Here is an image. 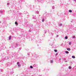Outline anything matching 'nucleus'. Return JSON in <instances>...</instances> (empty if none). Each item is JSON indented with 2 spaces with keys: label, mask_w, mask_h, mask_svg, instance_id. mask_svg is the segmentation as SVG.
<instances>
[{
  "label": "nucleus",
  "mask_w": 76,
  "mask_h": 76,
  "mask_svg": "<svg viewBox=\"0 0 76 76\" xmlns=\"http://www.w3.org/2000/svg\"><path fill=\"white\" fill-rule=\"evenodd\" d=\"M17 65H18V67H20L21 66V65L19 63V62H17Z\"/></svg>",
  "instance_id": "nucleus-1"
},
{
  "label": "nucleus",
  "mask_w": 76,
  "mask_h": 76,
  "mask_svg": "<svg viewBox=\"0 0 76 76\" xmlns=\"http://www.w3.org/2000/svg\"><path fill=\"white\" fill-rule=\"evenodd\" d=\"M69 12H70V13H72V10H69Z\"/></svg>",
  "instance_id": "nucleus-2"
},
{
  "label": "nucleus",
  "mask_w": 76,
  "mask_h": 76,
  "mask_svg": "<svg viewBox=\"0 0 76 76\" xmlns=\"http://www.w3.org/2000/svg\"><path fill=\"white\" fill-rule=\"evenodd\" d=\"M67 50L68 51H70V48H67Z\"/></svg>",
  "instance_id": "nucleus-3"
},
{
  "label": "nucleus",
  "mask_w": 76,
  "mask_h": 76,
  "mask_svg": "<svg viewBox=\"0 0 76 76\" xmlns=\"http://www.w3.org/2000/svg\"><path fill=\"white\" fill-rule=\"evenodd\" d=\"M3 13V11L0 10V13Z\"/></svg>",
  "instance_id": "nucleus-4"
},
{
  "label": "nucleus",
  "mask_w": 76,
  "mask_h": 76,
  "mask_svg": "<svg viewBox=\"0 0 76 76\" xmlns=\"http://www.w3.org/2000/svg\"><path fill=\"white\" fill-rule=\"evenodd\" d=\"M45 21V20L43 18L42 20V22H44V21Z\"/></svg>",
  "instance_id": "nucleus-5"
},
{
  "label": "nucleus",
  "mask_w": 76,
  "mask_h": 76,
  "mask_svg": "<svg viewBox=\"0 0 76 76\" xmlns=\"http://www.w3.org/2000/svg\"><path fill=\"white\" fill-rule=\"evenodd\" d=\"M11 38H12V36H10L9 37V39H11Z\"/></svg>",
  "instance_id": "nucleus-6"
},
{
  "label": "nucleus",
  "mask_w": 76,
  "mask_h": 76,
  "mask_svg": "<svg viewBox=\"0 0 76 76\" xmlns=\"http://www.w3.org/2000/svg\"><path fill=\"white\" fill-rule=\"evenodd\" d=\"M72 58H75V56H72Z\"/></svg>",
  "instance_id": "nucleus-7"
},
{
  "label": "nucleus",
  "mask_w": 76,
  "mask_h": 76,
  "mask_svg": "<svg viewBox=\"0 0 76 76\" xmlns=\"http://www.w3.org/2000/svg\"><path fill=\"white\" fill-rule=\"evenodd\" d=\"M72 68V67L71 66H70L69 67V69H70Z\"/></svg>",
  "instance_id": "nucleus-8"
},
{
  "label": "nucleus",
  "mask_w": 76,
  "mask_h": 76,
  "mask_svg": "<svg viewBox=\"0 0 76 76\" xmlns=\"http://www.w3.org/2000/svg\"><path fill=\"white\" fill-rule=\"evenodd\" d=\"M15 25H18V22H15Z\"/></svg>",
  "instance_id": "nucleus-9"
},
{
  "label": "nucleus",
  "mask_w": 76,
  "mask_h": 76,
  "mask_svg": "<svg viewBox=\"0 0 76 76\" xmlns=\"http://www.w3.org/2000/svg\"><path fill=\"white\" fill-rule=\"evenodd\" d=\"M65 53H66V54H68L69 53V52L67 51H65Z\"/></svg>",
  "instance_id": "nucleus-10"
},
{
  "label": "nucleus",
  "mask_w": 76,
  "mask_h": 76,
  "mask_svg": "<svg viewBox=\"0 0 76 76\" xmlns=\"http://www.w3.org/2000/svg\"><path fill=\"white\" fill-rule=\"evenodd\" d=\"M50 63H53V60L51 61Z\"/></svg>",
  "instance_id": "nucleus-11"
},
{
  "label": "nucleus",
  "mask_w": 76,
  "mask_h": 76,
  "mask_svg": "<svg viewBox=\"0 0 76 76\" xmlns=\"http://www.w3.org/2000/svg\"><path fill=\"white\" fill-rule=\"evenodd\" d=\"M59 25L60 26H62V24H60Z\"/></svg>",
  "instance_id": "nucleus-12"
},
{
  "label": "nucleus",
  "mask_w": 76,
  "mask_h": 76,
  "mask_svg": "<svg viewBox=\"0 0 76 76\" xmlns=\"http://www.w3.org/2000/svg\"><path fill=\"white\" fill-rule=\"evenodd\" d=\"M65 39H67V37H65Z\"/></svg>",
  "instance_id": "nucleus-13"
},
{
  "label": "nucleus",
  "mask_w": 76,
  "mask_h": 76,
  "mask_svg": "<svg viewBox=\"0 0 76 76\" xmlns=\"http://www.w3.org/2000/svg\"><path fill=\"white\" fill-rule=\"evenodd\" d=\"M71 44H72V43L70 42H69V45H71Z\"/></svg>",
  "instance_id": "nucleus-14"
},
{
  "label": "nucleus",
  "mask_w": 76,
  "mask_h": 76,
  "mask_svg": "<svg viewBox=\"0 0 76 76\" xmlns=\"http://www.w3.org/2000/svg\"><path fill=\"white\" fill-rule=\"evenodd\" d=\"M54 51H55V52H57V50H54Z\"/></svg>",
  "instance_id": "nucleus-15"
},
{
  "label": "nucleus",
  "mask_w": 76,
  "mask_h": 76,
  "mask_svg": "<svg viewBox=\"0 0 76 76\" xmlns=\"http://www.w3.org/2000/svg\"><path fill=\"white\" fill-rule=\"evenodd\" d=\"M30 68L31 69H33V67H32V66H30Z\"/></svg>",
  "instance_id": "nucleus-16"
},
{
  "label": "nucleus",
  "mask_w": 76,
  "mask_h": 76,
  "mask_svg": "<svg viewBox=\"0 0 76 76\" xmlns=\"http://www.w3.org/2000/svg\"><path fill=\"white\" fill-rule=\"evenodd\" d=\"M15 28H13L12 31H15Z\"/></svg>",
  "instance_id": "nucleus-17"
},
{
  "label": "nucleus",
  "mask_w": 76,
  "mask_h": 76,
  "mask_svg": "<svg viewBox=\"0 0 76 76\" xmlns=\"http://www.w3.org/2000/svg\"><path fill=\"white\" fill-rule=\"evenodd\" d=\"M7 4L8 6H9L10 4L9 3H7Z\"/></svg>",
  "instance_id": "nucleus-18"
},
{
  "label": "nucleus",
  "mask_w": 76,
  "mask_h": 76,
  "mask_svg": "<svg viewBox=\"0 0 76 76\" xmlns=\"http://www.w3.org/2000/svg\"><path fill=\"white\" fill-rule=\"evenodd\" d=\"M75 38V36H73L72 38Z\"/></svg>",
  "instance_id": "nucleus-19"
},
{
  "label": "nucleus",
  "mask_w": 76,
  "mask_h": 76,
  "mask_svg": "<svg viewBox=\"0 0 76 76\" xmlns=\"http://www.w3.org/2000/svg\"><path fill=\"white\" fill-rule=\"evenodd\" d=\"M73 1H76V0H73Z\"/></svg>",
  "instance_id": "nucleus-20"
},
{
  "label": "nucleus",
  "mask_w": 76,
  "mask_h": 76,
  "mask_svg": "<svg viewBox=\"0 0 76 76\" xmlns=\"http://www.w3.org/2000/svg\"><path fill=\"white\" fill-rule=\"evenodd\" d=\"M57 37H58V35H57Z\"/></svg>",
  "instance_id": "nucleus-21"
},
{
  "label": "nucleus",
  "mask_w": 76,
  "mask_h": 76,
  "mask_svg": "<svg viewBox=\"0 0 76 76\" xmlns=\"http://www.w3.org/2000/svg\"><path fill=\"white\" fill-rule=\"evenodd\" d=\"M1 23V21H0V23Z\"/></svg>",
  "instance_id": "nucleus-22"
},
{
  "label": "nucleus",
  "mask_w": 76,
  "mask_h": 76,
  "mask_svg": "<svg viewBox=\"0 0 76 76\" xmlns=\"http://www.w3.org/2000/svg\"><path fill=\"white\" fill-rule=\"evenodd\" d=\"M19 50H20V48H19Z\"/></svg>",
  "instance_id": "nucleus-23"
},
{
  "label": "nucleus",
  "mask_w": 76,
  "mask_h": 76,
  "mask_svg": "<svg viewBox=\"0 0 76 76\" xmlns=\"http://www.w3.org/2000/svg\"><path fill=\"white\" fill-rule=\"evenodd\" d=\"M53 9H54V7H53Z\"/></svg>",
  "instance_id": "nucleus-24"
},
{
  "label": "nucleus",
  "mask_w": 76,
  "mask_h": 76,
  "mask_svg": "<svg viewBox=\"0 0 76 76\" xmlns=\"http://www.w3.org/2000/svg\"><path fill=\"white\" fill-rule=\"evenodd\" d=\"M53 9H54V7H53Z\"/></svg>",
  "instance_id": "nucleus-25"
},
{
  "label": "nucleus",
  "mask_w": 76,
  "mask_h": 76,
  "mask_svg": "<svg viewBox=\"0 0 76 76\" xmlns=\"http://www.w3.org/2000/svg\"><path fill=\"white\" fill-rule=\"evenodd\" d=\"M40 76H42V75H40Z\"/></svg>",
  "instance_id": "nucleus-26"
}]
</instances>
